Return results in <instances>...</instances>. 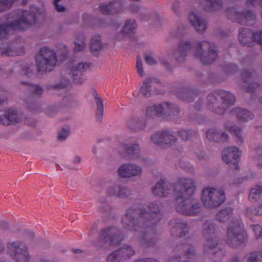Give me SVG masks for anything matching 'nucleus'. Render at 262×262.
<instances>
[{
    "label": "nucleus",
    "mask_w": 262,
    "mask_h": 262,
    "mask_svg": "<svg viewBox=\"0 0 262 262\" xmlns=\"http://www.w3.org/2000/svg\"><path fill=\"white\" fill-rule=\"evenodd\" d=\"M249 199L252 202H255L262 199V186L256 185L250 190Z\"/></svg>",
    "instance_id": "27"
},
{
    "label": "nucleus",
    "mask_w": 262,
    "mask_h": 262,
    "mask_svg": "<svg viewBox=\"0 0 262 262\" xmlns=\"http://www.w3.org/2000/svg\"><path fill=\"white\" fill-rule=\"evenodd\" d=\"M191 24L194 26L198 32H202L207 28L206 23L201 19L196 14L192 13L189 16Z\"/></svg>",
    "instance_id": "23"
},
{
    "label": "nucleus",
    "mask_w": 262,
    "mask_h": 262,
    "mask_svg": "<svg viewBox=\"0 0 262 262\" xmlns=\"http://www.w3.org/2000/svg\"><path fill=\"white\" fill-rule=\"evenodd\" d=\"M31 90L36 95H41L43 93V89L41 86L38 85H33L31 86Z\"/></svg>",
    "instance_id": "44"
},
{
    "label": "nucleus",
    "mask_w": 262,
    "mask_h": 262,
    "mask_svg": "<svg viewBox=\"0 0 262 262\" xmlns=\"http://www.w3.org/2000/svg\"><path fill=\"white\" fill-rule=\"evenodd\" d=\"M203 233L206 239L205 250L209 251V253L216 254L218 256H220L222 254V251L217 248L219 239L216 236L213 225L205 224L203 228Z\"/></svg>",
    "instance_id": "9"
},
{
    "label": "nucleus",
    "mask_w": 262,
    "mask_h": 262,
    "mask_svg": "<svg viewBox=\"0 0 262 262\" xmlns=\"http://www.w3.org/2000/svg\"><path fill=\"white\" fill-rule=\"evenodd\" d=\"M160 202H151L148 206L149 210L146 212L143 208H133L127 211L126 214L123 216L122 221L124 228L134 232H140L142 227L137 226L138 215H144L146 217H153L156 221H159L161 216L160 213L162 206Z\"/></svg>",
    "instance_id": "4"
},
{
    "label": "nucleus",
    "mask_w": 262,
    "mask_h": 262,
    "mask_svg": "<svg viewBox=\"0 0 262 262\" xmlns=\"http://www.w3.org/2000/svg\"><path fill=\"white\" fill-rule=\"evenodd\" d=\"M33 66H25L23 68V71H24V74L28 75L32 71Z\"/></svg>",
    "instance_id": "54"
},
{
    "label": "nucleus",
    "mask_w": 262,
    "mask_h": 262,
    "mask_svg": "<svg viewBox=\"0 0 262 262\" xmlns=\"http://www.w3.org/2000/svg\"><path fill=\"white\" fill-rule=\"evenodd\" d=\"M100 10L105 14H115L122 11V6L119 2H111L102 4Z\"/></svg>",
    "instance_id": "20"
},
{
    "label": "nucleus",
    "mask_w": 262,
    "mask_h": 262,
    "mask_svg": "<svg viewBox=\"0 0 262 262\" xmlns=\"http://www.w3.org/2000/svg\"><path fill=\"white\" fill-rule=\"evenodd\" d=\"M24 48L11 45L6 47H0V55L5 56H14L19 55L24 53Z\"/></svg>",
    "instance_id": "21"
},
{
    "label": "nucleus",
    "mask_w": 262,
    "mask_h": 262,
    "mask_svg": "<svg viewBox=\"0 0 262 262\" xmlns=\"http://www.w3.org/2000/svg\"><path fill=\"white\" fill-rule=\"evenodd\" d=\"M41 11L32 6L29 10H19L8 15L5 23L0 21V39L7 37L11 30L24 31L29 29L36 23Z\"/></svg>",
    "instance_id": "1"
},
{
    "label": "nucleus",
    "mask_w": 262,
    "mask_h": 262,
    "mask_svg": "<svg viewBox=\"0 0 262 262\" xmlns=\"http://www.w3.org/2000/svg\"><path fill=\"white\" fill-rule=\"evenodd\" d=\"M22 120V115L14 109H8L3 112L0 111V123L8 125L15 124Z\"/></svg>",
    "instance_id": "16"
},
{
    "label": "nucleus",
    "mask_w": 262,
    "mask_h": 262,
    "mask_svg": "<svg viewBox=\"0 0 262 262\" xmlns=\"http://www.w3.org/2000/svg\"><path fill=\"white\" fill-rule=\"evenodd\" d=\"M250 31L247 29H241L239 30V39L242 44L249 46V42L252 40L257 41L262 46V31L252 34V37H251Z\"/></svg>",
    "instance_id": "17"
},
{
    "label": "nucleus",
    "mask_w": 262,
    "mask_h": 262,
    "mask_svg": "<svg viewBox=\"0 0 262 262\" xmlns=\"http://www.w3.org/2000/svg\"><path fill=\"white\" fill-rule=\"evenodd\" d=\"M172 186L168 182L165 178L161 179L152 188V192L155 195L164 196L169 193Z\"/></svg>",
    "instance_id": "18"
},
{
    "label": "nucleus",
    "mask_w": 262,
    "mask_h": 262,
    "mask_svg": "<svg viewBox=\"0 0 262 262\" xmlns=\"http://www.w3.org/2000/svg\"><path fill=\"white\" fill-rule=\"evenodd\" d=\"M207 3L210 5L209 7H215L220 5L221 2L219 0H206Z\"/></svg>",
    "instance_id": "53"
},
{
    "label": "nucleus",
    "mask_w": 262,
    "mask_h": 262,
    "mask_svg": "<svg viewBox=\"0 0 262 262\" xmlns=\"http://www.w3.org/2000/svg\"><path fill=\"white\" fill-rule=\"evenodd\" d=\"M62 56L63 57H66V55H67V48L66 47L63 46V45H62Z\"/></svg>",
    "instance_id": "56"
},
{
    "label": "nucleus",
    "mask_w": 262,
    "mask_h": 262,
    "mask_svg": "<svg viewBox=\"0 0 262 262\" xmlns=\"http://www.w3.org/2000/svg\"><path fill=\"white\" fill-rule=\"evenodd\" d=\"M169 262H178L177 259H171L170 260Z\"/></svg>",
    "instance_id": "62"
},
{
    "label": "nucleus",
    "mask_w": 262,
    "mask_h": 262,
    "mask_svg": "<svg viewBox=\"0 0 262 262\" xmlns=\"http://www.w3.org/2000/svg\"><path fill=\"white\" fill-rule=\"evenodd\" d=\"M148 262H159L156 259H148Z\"/></svg>",
    "instance_id": "61"
},
{
    "label": "nucleus",
    "mask_w": 262,
    "mask_h": 262,
    "mask_svg": "<svg viewBox=\"0 0 262 262\" xmlns=\"http://www.w3.org/2000/svg\"><path fill=\"white\" fill-rule=\"evenodd\" d=\"M120 26V23H116V24H114L113 25V26L115 28H119Z\"/></svg>",
    "instance_id": "59"
},
{
    "label": "nucleus",
    "mask_w": 262,
    "mask_h": 262,
    "mask_svg": "<svg viewBox=\"0 0 262 262\" xmlns=\"http://www.w3.org/2000/svg\"><path fill=\"white\" fill-rule=\"evenodd\" d=\"M60 1V0H55L54 1V5L56 7V10L58 12H63V11H64L65 8L63 6L59 4Z\"/></svg>",
    "instance_id": "51"
},
{
    "label": "nucleus",
    "mask_w": 262,
    "mask_h": 262,
    "mask_svg": "<svg viewBox=\"0 0 262 262\" xmlns=\"http://www.w3.org/2000/svg\"><path fill=\"white\" fill-rule=\"evenodd\" d=\"M135 262H148V258L145 259H140L137 260Z\"/></svg>",
    "instance_id": "58"
},
{
    "label": "nucleus",
    "mask_w": 262,
    "mask_h": 262,
    "mask_svg": "<svg viewBox=\"0 0 262 262\" xmlns=\"http://www.w3.org/2000/svg\"><path fill=\"white\" fill-rule=\"evenodd\" d=\"M94 97L97 107L96 118L98 121L101 122L102 120L104 112L103 102L102 99L99 97H98L96 94H94Z\"/></svg>",
    "instance_id": "31"
},
{
    "label": "nucleus",
    "mask_w": 262,
    "mask_h": 262,
    "mask_svg": "<svg viewBox=\"0 0 262 262\" xmlns=\"http://www.w3.org/2000/svg\"><path fill=\"white\" fill-rule=\"evenodd\" d=\"M136 67L137 69V72L139 74L143 77L144 75V72L143 69L142 63L141 59L139 58H137V62H136Z\"/></svg>",
    "instance_id": "43"
},
{
    "label": "nucleus",
    "mask_w": 262,
    "mask_h": 262,
    "mask_svg": "<svg viewBox=\"0 0 262 262\" xmlns=\"http://www.w3.org/2000/svg\"><path fill=\"white\" fill-rule=\"evenodd\" d=\"M127 190L125 188L119 186H113L110 187L107 189V193L111 195H116L119 197L124 196Z\"/></svg>",
    "instance_id": "32"
},
{
    "label": "nucleus",
    "mask_w": 262,
    "mask_h": 262,
    "mask_svg": "<svg viewBox=\"0 0 262 262\" xmlns=\"http://www.w3.org/2000/svg\"><path fill=\"white\" fill-rule=\"evenodd\" d=\"M207 139L210 141L222 142L228 139V135L226 133H222L216 129H210L206 133Z\"/></svg>",
    "instance_id": "24"
},
{
    "label": "nucleus",
    "mask_w": 262,
    "mask_h": 262,
    "mask_svg": "<svg viewBox=\"0 0 262 262\" xmlns=\"http://www.w3.org/2000/svg\"><path fill=\"white\" fill-rule=\"evenodd\" d=\"M196 46L195 56L204 63L209 64L217 57V53L213 44L204 41L197 43Z\"/></svg>",
    "instance_id": "10"
},
{
    "label": "nucleus",
    "mask_w": 262,
    "mask_h": 262,
    "mask_svg": "<svg viewBox=\"0 0 262 262\" xmlns=\"http://www.w3.org/2000/svg\"><path fill=\"white\" fill-rule=\"evenodd\" d=\"M256 160L259 167H262V149H258L256 150Z\"/></svg>",
    "instance_id": "46"
},
{
    "label": "nucleus",
    "mask_w": 262,
    "mask_h": 262,
    "mask_svg": "<svg viewBox=\"0 0 262 262\" xmlns=\"http://www.w3.org/2000/svg\"><path fill=\"white\" fill-rule=\"evenodd\" d=\"M137 24L135 20L127 19L125 22L122 31L116 35L115 39L118 41L124 40L135 32Z\"/></svg>",
    "instance_id": "19"
},
{
    "label": "nucleus",
    "mask_w": 262,
    "mask_h": 262,
    "mask_svg": "<svg viewBox=\"0 0 262 262\" xmlns=\"http://www.w3.org/2000/svg\"><path fill=\"white\" fill-rule=\"evenodd\" d=\"M36 64L41 72H49L59 62L54 51L48 47H43L37 55Z\"/></svg>",
    "instance_id": "5"
},
{
    "label": "nucleus",
    "mask_w": 262,
    "mask_h": 262,
    "mask_svg": "<svg viewBox=\"0 0 262 262\" xmlns=\"http://www.w3.org/2000/svg\"><path fill=\"white\" fill-rule=\"evenodd\" d=\"M220 98L222 99V102H219L213 95L208 96L207 100L209 109L217 113L222 114L224 113L225 109L234 103L235 98L231 93L228 92H223Z\"/></svg>",
    "instance_id": "8"
},
{
    "label": "nucleus",
    "mask_w": 262,
    "mask_h": 262,
    "mask_svg": "<svg viewBox=\"0 0 262 262\" xmlns=\"http://www.w3.org/2000/svg\"><path fill=\"white\" fill-rule=\"evenodd\" d=\"M226 128L227 130L236 136L237 142H243L244 136L242 132L241 127L235 125L229 126L227 125Z\"/></svg>",
    "instance_id": "33"
},
{
    "label": "nucleus",
    "mask_w": 262,
    "mask_h": 262,
    "mask_svg": "<svg viewBox=\"0 0 262 262\" xmlns=\"http://www.w3.org/2000/svg\"><path fill=\"white\" fill-rule=\"evenodd\" d=\"M117 172L120 178L130 179L141 177L143 170L141 166L128 162L121 164L118 167Z\"/></svg>",
    "instance_id": "12"
},
{
    "label": "nucleus",
    "mask_w": 262,
    "mask_h": 262,
    "mask_svg": "<svg viewBox=\"0 0 262 262\" xmlns=\"http://www.w3.org/2000/svg\"><path fill=\"white\" fill-rule=\"evenodd\" d=\"M246 262H262V250H255L247 253L245 256Z\"/></svg>",
    "instance_id": "28"
},
{
    "label": "nucleus",
    "mask_w": 262,
    "mask_h": 262,
    "mask_svg": "<svg viewBox=\"0 0 262 262\" xmlns=\"http://www.w3.org/2000/svg\"><path fill=\"white\" fill-rule=\"evenodd\" d=\"M157 80L155 78H148L145 80L140 90V94L145 97H149L150 96L151 83H155Z\"/></svg>",
    "instance_id": "26"
},
{
    "label": "nucleus",
    "mask_w": 262,
    "mask_h": 262,
    "mask_svg": "<svg viewBox=\"0 0 262 262\" xmlns=\"http://www.w3.org/2000/svg\"><path fill=\"white\" fill-rule=\"evenodd\" d=\"M140 121L138 118H133L128 122V125L131 129L138 128L140 127Z\"/></svg>",
    "instance_id": "41"
},
{
    "label": "nucleus",
    "mask_w": 262,
    "mask_h": 262,
    "mask_svg": "<svg viewBox=\"0 0 262 262\" xmlns=\"http://www.w3.org/2000/svg\"><path fill=\"white\" fill-rule=\"evenodd\" d=\"M236 20H237V21H238L239 23H242L243 21V20H241L237 18H236Z\"/></svg>",
    "instance_id": "64"
},
{
    "label": "nucleus",
    "mask_w": 262,
    "mask_h": 262,
    "mask_svg": "<svg viewBox=\"0 0 262 262\" xmlns=\"http://www.w3.org/2000/svg\"><path fill=\"white\" fill-rule=\"evenodd\" d=\"M80 161V158L79 157H76L75 160L74 162L76 163H78Z\"/></svg>",
    "instance_id": "60"
},
{
    "label": "nucleus",
    "mask_w": 262,
    "mask_h": 262,
    "mask_svg": "<svg viewBox=\"0 0 262 262\" xmlns=\"http://www.w3.org/2000/svg\"><path fill=\"white\" fill-rule=\"evenodd\" d=\"M234 111L238 118L241 120L248 121L253 118V115L247 110L236 108Z\"/></svg>",
    "instance_id": "35"
},
{
    "label": "nucleus",
    "mask_w": 262,
    "mask_h": 262,
    "mask_svg": "<svg viewBox=\"0 0 262 262\" xmlns=\"http://www.w3.org/2000/svg\"><path fill=\"white\" fill-rule=\"evenodd\" d=\"M3 250V246L2 245L1 242L0 241V251Z\"/></svg>",
    "instance_id": "63"
},
{
    "label": "nucleus",
    "mask_w": 262,
    "mask_h": 262,
    "mask_svg": "<svg viewBox=\"0 0 262 262\" xmlns=\"http://www.w3.org/2000/svg\"><path fill=\"white\" fill-rule=\"evenodd\" d=\"M252 213L256 215H262V204L258 205L253 209Z\"/></svg>",
    "instance_id": "50"
},
{
    "label": "nucleus",
    "mask_w": 262,
    "mask_h": 262,
    "mask_svg": "<svg viewBox=\"0 0 262 262\" xmlns=\"http://www.w3.org/2000/svg\"><path fill=\"white\" fill-rule=\"evenodd\" d=\"M242 155L241 151L235 146L228 147L224 149L222 154V159L228 164H233L235 169L238 168L236 160Z\"/></svg>",
    "instance_id": "14"
},
{
    "label": "nucleus",
    "mask_w": 262,
    "mask_h": 262,
    "mask_svg": "<svg viewBox=\"0 0 262 262\" xmlns=\"http://www.w3.org/2000/svg\"><path fill=\"white\" fill-rule=\"evenodd\" d=\"M68 68L73 81L80 84L84 80L82 75L89 68V65L86 63L74 61L68 66Z\"/></svg>",
    "instance_id": "13"
},
{
    "label": "nucleus",
    "mask_w": 262,
    "mask_h": 262,
    "mask_svg": "<svg viewBox=\"0 0 262 262\" xmlns=\"http://www.w3.org/2000/svg\"><path fill=\"white\" fill-rule=\"evenodd\" d=\"M182 191L175 190L176 209L177 211L187 215H193L200 211V204L198 201L186 195H192L195 189L196 184L191 178H181L178 180Z\"/></svg>",
    "instance_id": "2"
},
{
    "label": "nucleus",
    "mask_w": 262,
    "mask_h": 262,
    "mask_svg": "<svg viewBox=\"0 0 262 262\" xmlns=\"http://www.w3.org/2000/svg\"><path fill=\"white\" fill-rule=\"evenodd\" d=\"M70 134V128L69 127L62 128L58 133L57 138L60 141H64Z\"/></svg>",
    "instance_id": "38"
},
{
    "label": "nucleus",
    "mask_w": 262,
    "mask_h": 262,
    "mask_svg": "<svg viewBox=\"0 0 262 262\" xmlns=\"http://www.w3.org/2000/svg\"><path fill=\"white\" fill-rule=\"evenodd\" d=\"M243 16L245 18V19L247 20H252L255 18L254 15L251 12H247L244 14H243Z\"/></svg>",
    "instance_id": "52"
},
{
    "label": "nucleus",
    "mask_w": 262,
    "mask_h": 262,
    "mask_svg": "<svg viewBox=\"0 0 262 262\" xmlns=\"http://www.w3.org/2000/svg\"><path fill=\"white\" fill-rule=\"evenodd\" d=\"M250 85H252V86H251V85L248 86L247 88L248 91H251V90H252L253 86H257V84H256L255 83H250Z\"/></svg>",
    "instance_id": "57"
},
{
    "label": "nucleus",
    "mask_w": 262,
    "mask_h": 262,
    "mask_svg": "<svg viewBox=\"0 0 262 262\" xmlns=\"http://www.w3.org/2000/svg\"><path fill=\"white\" fill-rule=\"evenodd\" d=\"M216 219L220 222H228L226 235V242L228 245L235 247L247 238L246 232L243 229L240 221L233 215L231 208L221 210L216 214Z\"/></svg>",
    "instance_id": "3"
},
{
    "label": "nucleus",
    "mask_w": 262,
    "mask_h": 262,
    "mask_svg": "<svg viewBox=\"0 0 262 262\" xmlns=\"http://www.w3.org/2000/svg\"><path fill=\"white\" fill-rule=\"evenodd\" d=\"M184 249L187 254H193L195 251L194 248L189 245H185L184 246Z\"/></svg>",
    "instance_id": "49"
},
{
    "label": "nucleus",
    "mask_w": 262,
    "mask_h": 262,
    "mask_svg": "<svg viewBox=\"0 0 262 262\" xmlns=\"http://www.w3.org/2000/svg\"><path fill=\"white\" fill-rule=\"evenodd\" d=\"M191 46L188 40L182 41L179 45L178 52L180 54V58H184L190 53Z\"/></svg>",
    "instance_id": "29"
},
{
    "label": "nucleus",
    "mask_w": 262,
    "mask_h": 262,
    "mask_svg": "<svg viewBox=\"0 0 262 262\" xmlns=\"http://www.w3.org/2000/svg\"><path fill=\"white\" fill-rule=\"evenodd\" d=\"M123 147L130 155L132 159H136L139 157L140 148L138 143H133L130 144L125 143L123 144Z\"/></svg>",
    "instance_id": "25"
},
{
    "label": "nucleus",
    "mask_w": 262,
    "mask_h": 262,
    "mask_svg": "<svg viewBox=\"0 0 262 262\" xmlns=\"http://www.w3.org/2000/svg\"><path fill=\"white\" fill-rule=\"evenodd\" d=\"M123 239V236L120 231L112 227L102 231L100 235L99 242L106 243L110 241L111 245H114L120 242Z\"/></svg>",
    "instance_id": "15"
},
{
    "label": "nucleus",
    "mask_w": 262,
    "mask_h": 262,
    "mask_svg": "<svg viewBox=\"0 0 262 262\" xmlns=\"http://www.w3.org/2000/svg\"><path fill=\"white\" fill-rule=\"evenodd\" d=\"M145 60L150 65H154L157 61L151 54H147L145 55Z\"/></svg>",
    "instance_id": "47"
},
{
    "label": "nucleus",
    "mask_w": 262,
    "mask_h": 262,
    "mask_svg": "<svg viewBox=\"0 0 262 262\" xmlns=\"http://www.w3.org/2000/svg\"><path fill=\"white\" fill-rule=\"evenodd\" d=\"M247 78V79H248L247 81H248L249 82L251 81V74H250L249 73H244V74H243V78L245 80V82H247V80H245V78Z\"/></svg>",
    "instance_id": "55"
},
{
    "label": "nucleus",
    "mask_w": 262,
    "mask_h": 262,
    "mask_svg": "<svg viewBox=\"0 0 262 262\" xmlns=\"http://www.w3.org/2000/svg\"><path fill=\"white\" fill-rule=\"evenodd\" d=\"M8 253L16 262H29L31 256L27 247L19 242H10L8 244Z\"/></svg>",
    "instance_id": "11"
},
{
    "label": "nucleus",
    "mask_w": 262,
    "mask_h": 262,
    "mask_svg": "<svg viewBox=\"0 0 262 262\" xmlns=\"http://www.w3.org/2000/svg\"><path fill=\"white\" fill-rule=\"evenodd\" d=\"M70 85V83L68 80H65L63 81V82H61L58 85H55L52 86V88L53 89H64L65 88H67Z\"/></svg>",
    "instance_id": "48"
},
{
    "label": "nucleus",
    "mask_w": 262,
    "mask_h": 262,
    "mask_svg": "<svg viewBox=\"0 0 262 262\" xmlns=\"http://www.w3.org/2000/svg\"><path fill=\"white\" fill-rule=\"evenodd\" d=\"M193 133L192 130H182L179 132V135L183 140H188Z\"/></svg>",
    "instance_id": "45"
},
{
    "label": "nucleus",
    "mask_w": 262,
    "mask_h": 262,
    "mask_svg": "<svg viewBox=\"0 0 262 262\" xmlns=\"http://www.w3.org/2000/svg\"><path fill=\"white\" fill-rule=\"evenodd\" d=\"M102 48L100 37L97 35L93 36L91 42V49L93 53H96Z\"/></svg>",
    "instance_id": "37"
},
{
    "label": "nucleus",
    "mask_w": 262,
    "mask_h": 262,
    "mask_svg": "<svg viewBox=\"0 0 262 262\" xmlns=\"http://www.w3.org/2000/svg\"><path fill=\"white\" fill-rule=\"evenodd\" d=\"M225 193L221 189L207 187L202 191L201 199L207 207H217L225 201Z\"/></svg>",
    "instance_id": "6"
},
{
    "label": "nucleus",
    "mask_w": 262,
    "mask_h": 262,
    "mask_svg": "<svg viewBox=\"0 0 262 262\" xmlns=\"http://www.w3.org/2000/svg\"><path fill=\"white\" fill-rule=\"evenodd\" d=\"M118 251L122 259H126L135 254L134 250L129 245H124Z\"/></svg>",
    "instance_id": "34"
},
{
    "label": "nucleus",
    "mask_w": 262,
    "mask_h": 262,
    "mask_svg": "<svg viewBox=\"0 0 262 262\" xmlns=\"http://www.w3.org/2000/svg\"><path fill=\"white\" fill-rule=\"evenodd\" d=\"M85 48L84 36L80 34L76 35L74 39V52L75 53L83 50Z\"/></svg>",
    "instance_id": "30"
},
{
    "label": "nucleus",
    "mask_w": 262,
    "mask_h": 262,
    "mask_svg": "<svg viewBox=\"0 0 262 262\" xmlns=\"http://www.w3.org/2000/svg\"><path fill=\"white\" fill-rule=\"evenodd\" d=\"M162 136H164L162 140V146H167L175 143L176 138L169 132H163Z\"/></svg>",
    "instance_id": "36"
},
{
    "label": "nucleus",
    "mask_w": 262,
    "mask_h": 262,
    "mask_svg": "<svg viewBox=\"0 0 262 262\" xmlns=\"http://www.w3.org/2000/svg\"><path fill=\"white\" fill-rule=\"evenodd\" d=\"M171 232L173 235L181 236L187 231V225L185 223L180 222L177 220L170 222Z\"/></svg>",
    "instance_id": "22"
},
{
    "label": "nucleus",
    "mask_w": 262,
    "mask_h": 262,
    "mask_svg": "<svg viewBox=\"0 0 262 262\" xmlns=\"http://www.w3.org/2000/svg\"><path fill=\"white\" fill-rule=\"evenodd\" d=\"M179 112V108L176 105L164 102L148 106L146 111L148 117H167L177 115Z\"/></svg>",
    "instance_id": "7"
},
{
    "label": "nucleus",
    "mask_w": 262,
    "mask_h": 262,
    "mask_svg": "<svg viewBox=\"0 0 262 262\" xmlns=\"http://www.w3.org/2000/svg\"><path fill=\"white\" fill-rule=\"evenodd\" d=\"M121 259V257L117 250L110 254L107 257L108 262H117Z\"/></svg>",
    "instance_id": "40"
},
{
    "label": "nucleus",
    "mask_w": 262,
    "mask_h": 262,
    "mask_svg": "<svg viewBox=\"0 0 262 262\" xmlns=\"http://www.w3.org/2000/svg\"><path fill=\"white\" fill-rule=\"evenodd\" d=\"M163 132L157 133L151 136V141L155 144L162 146V140L164 136H162Z\"/></svg>",
    "instance_id": "39"
},
{
    "label": "nucleus",
    "mask_w": 262,
    "mask_h": 262,
    "mask_svg": "<svg viewBox=\"0 0 262 262\" xmlns=\"http://www.w3.org/2000/svg\"><path fill=\"white\" fill-rule=\"evenodd\" d=\"M255 237L258 239L262 237V227L258 225L252 226Z\"/></svg>",
    "instance_id": "42"
}]
</instances>
